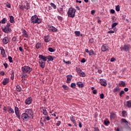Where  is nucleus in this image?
Listing matches in <instances>:
<instances>
[{
  "label": "nucleus",
  "mask_w": 131,
  "mask_h": 131,
  "mask_svg": "<svg viewBox=\"0 0 131 131\" xmlns=\"http://www.w3.org/2000/svg\"><path fill=\"white\" fill-rule=\"evenodd\" d=\"M41 21V19L38 18L36 15L32 16L31 18V23L32 24H40Z\"/></svg>",
  "instance_id": "f257e3e1"
},
{
  "label": "nucleus",
  "mask_w": 131,
  "mask_h": 131,
  "mask_svg": "<svg viewBox=\"0 0 131 131\" xmlns=\"http://www.w3.org/2000/svg\"><path fill=\"white\" fill-rule=\"evenodd\" d=\"M76 12V9L71 7L69 9L68 11V16L70 18H74L75 17V12Z\"/></svg>",
  "instance_id": "f03ea898"
},
{
  "label": "nucleus",
  "mask_w": 131,
  "mask_h": 131,
  "mask_svg": "<svg viewBox=\"0 0 131 131\" xmlns=\"http://www.w3.org/2000/svg\"><path fill=\"white\" fill-rule=\"evenodd\" d=\"M55 58H56V57L51 56V55H48L46 57L42 55H39V58L42 59V60H43V61H47V59H48V61H50V62H53V61H54V59H55Z\"/></svg>",
  "instance_id": "7ed1b4c3"
},
{
  "label": "nucleus",
  "mask_w": 131,
  "mask_h": 131,
  "mask_svg": "<svg viewBox=\"0 0 131 131\" xmlns=\"http://www.w3.org/2000/svg\"><path fill=\"white\" fill-rule=\"evenodd\" d=\"M32 70V68L28 66H25L21 67L23 73H30Z\"/></svg>",
  "instance_id": "20e7f679"
},
{
  "label": "nucleus",
  "mask_w": 131,
  "mask_h": 131,
  "mask_svg": "<svg viewBox=\"0 0 131 131\" xmlns=\"http://www.w3.org/2000/svg\"><path fill=\"white\" fill-rule=\"evenodd\" d=\"M25 113L26 114L31 118H33V111L32 109H27L25 111Z\"/></svg>",
  "instance_id": "39448f33"
},
{
  "label": "nucleus",
  "mask_w": 131,
  "mask_h": 131,
  "mask_svg": "<svg viewBox=\"0 0 131 131\" xmlns=\"http://www.w3.org/2000/svg\"><path fill=\"white\" fill-rule=\"evenodd\" d=\"M130 45H125L122 48H121V50L124 51V52H126L129 53V50H130Z\"/></svg>",
  "instance_id": "423d86ee"
},
{
  "label": "nucleus",
  "mask_w": 131,
  "mask_h": 131,
  "mask_svg": "<svg viewBox=\"0 0 131 131\" xmlns=\"http://www.w3.org/2000/svg\"><path fill=\"white\" fill-rule=\"evenodd\" d=\"M21 119H23V121H28L31 117H29L25 113H23L21 115Z\"/></svg>",
  "instance_id": "0eeeda50"
},
{
  "label": "nucleus",
  "mask_w": 131,
  "mask_h": 131,
  "mask_svg": "<svg viewBox=\"0 0 131 131\" xmlns=\"http://www.w3.org/2000/svg\"><path fill=\"white\" fill-rule=\"evenodd\" d=\"M14 112L18 119H21V118L20 117V110H19V108L17 106H14Z\"/></svg>",
  "instance_id": "6e6552de"
},
{
  "label": "nucleus",
  "mask_w": 131,
  "mask_h": 131,
  "mask_svg": "<svg viewBox=\"0 0 131 131\" xmlns=\"http://www.w3.org/2000/svg\"><path fill=\"white\" fill-rule=\"evenodd\" d=\"M76 72L79 74V75H80L82 77H85V73L83 72L82 70L80 69V68H76Z\"/></svg>",
  "instance_id": "1a4fd4ad"
},
{
  "label": "nucleus",
  "mask_w": 131,
  "mask_h": 131,
  "mask_svg": "<svg viewBox=\"0 0 131 131\" xmlns=\"http://www.w3.org/2000/svg\"><path fill=\"white\" fill-rule=\"evenodd\" d=\"M10 26L11 25L7 24L4 29H2L3 32H5V33H10V32H11Z\"/></svg>",
  "instance_id": "9d476101"
},
{
  "label": "nucleus",
  "mask_w": 131,
  "mask_h": 131,
  "mask_svg": "<svg viewBox=\"0 0 131 131\" xmlns=\"http://www.w3.org/2000/svg\"><path fill=\"white\" fill-rule=\"evenodd\" d=\"M46 61L42 60V59L40 58L39 59V66L40 67L42 68H45V66H46Z\"/></svg>",
  "instance_id": "9b49d317"
},
{
  "label": "nucleus",
  "mask_w": 131,
  "mask_h": 131,
  "mask_svg": "<svg viewBox=\"0 0 131 131\" xmlns=\"http://www.w3.org/2000/svg\"><path fill=\"white\" fill-rule=\"evenodd\" d=\"M26 105H30L32 103V98L31 97H28L25 101Z\"/></svg>",
  "instance_id": "f8f14e48"
},
{
  "label": "nucleus",
  "mask_w": 131,
  "mask_h": 131,
  "mask_svg": "<svg viewBox=\"0 0 131 131\" xmlns=\"http://www.w3.org/2000/svg\"><path fill=\"white\" fill-rule=\"evenodd\" d=\"M10 41V38L8 36L4 37L3 39V45H7V43H9Z\"/></svg>",
  "instance_id": "ddd939ff"
},
{
  "label": "nucleus",
  "mask_w": 131,
  "mask_h": 131,
  "mask_svg": "<svg viewBox=\"0 0 131 131\" xmlns=\"http://www.w3.org/2000/svg\"><path fill=\"white\" fill-rule=\"evenodd\" d=\"M109 49V47L108 45L104 44L101 47V51L102 52H107V50Z\"/></svg>",
  "instance_id": "4468645a"
},
{
  "label": "nucleus",
  "mask_w": 131,
  "mask_h": 131,
  "mask_svg": "<svg viewBox=\"0 0 131 131\" xmlns=\"http://www.w3.org/2000/svg\"><path fill=\"white\" fill-rule=\"evenodd\" d=\"M100 83L103 86H106L107 85V81H106V79H100Z\"/></svg>",
  "instance_id": "2eb2a0df"
},
{
  "label": "nucleus",
  "mask_w": 131,
  "mask_h": 131,
  "mask_svg": "<svg viewBox=\"0 0 131 131\" xmlns=\"http://www.w3.org/2000/svg\"><path fill=\"white\" fill-rule=\"evenodd\" d=\"M24 8L26 10H30L31 8L30 4L27 1H26V2L24 4Z\"/></svg>",
  "instance_id": "dca6fc26"
},
{
  "label": "nucleus",
  "mask_w": 131,
  "mask_h": 131,
  "mask_svg": "<svg viewBox=\"0 0 131 131\" xmlns=\"http://www.w3.org/2000/svg\"><path fill=\"white\" fill-rule=\"evenodd\" d=\"M49 30L50 31H52L53 32H55L57 31L58 29H57V28L53 26H49Z\"/></svg>",
  "instance_id": "f3484780"
},
{
  "label": "nucleus",
  "mask_w": 131,
  "mask_h": 131,
  "mask_svg": "<svg viewBox=\"0 0 131 131\" xmlns=\"http://www.w3.org/2000/svg\"><path fill=\"white\" fill-rule=\"evenodd\" d=\"M73 76L72 75H68L67 76V83H70V81H71V79H72Z\"/></svg>",
  "instance_id": "a211bd4d"
},
{
  "label": "nucleus",
  "mask_w": 131,
  "mask_h": 131,
  "mask_svg": "<svg viewBox=\"0 0 131 131\" xmlns=\"http://www.w3.org/2000/svg\"><path fill=\"white\" fill-rule=\"evenodd\" d=\"M9 81H10V79L9 78H4L3 81V85H7V83H9Z\"/></svg>",
  "instance_id": "6ab92c4d"
},
{
  "label": "nucleus",
  "mask_w": 131,
  "mask_h": 131,
  "mask_svg": "<svg viewBox=\"0 0 131 131\" xmlns=\"http://www.w3.org/2000/svg\"><path fill=\"white\" fill-rule=\"evenodd\" d=\"M42 47V44L41 43L38 42L36 43L35 45V48L37 49V50H38L39 49H41Z\"/></svg>",
  "instance_id": "aec40b11"
},
{
  "label": "nucleus",
  "mask_w": 131,
  "mask_h": 131,
  "mask_svg": "<svg viewBox=\"0 0 131 131\" xmlns=\"http://www.w3.org/2000/svg\"><path fill=\"white\" fill-rule=\"evenodd\" d=\"M8 109V112L9 113V114H14V113H15V111H14V109H13L10 106H9Z\"/></svg>",
  "instance_id": "412c9836"
},
{
  "label": "nucleus",
  "mask_w": 131,
  "mask_h": 131,
  "mask_svg": "<svg viewBox=\"0 0 131 131\" xmlns=\"http://www.w3.org/2000/svg\"><path fill=\"white\" fill-rule=\"evenodd\" d=\"M44 40H45V42H50V41H51V39L50 38V36H49V35L45 36L44 37Z\"/></svg>",
  "instance_id": "4be33fe9"
},
{
  "label": "nucleus",
  "mask_w": 131,
  "mask_h": 131,
  "mask_svg": "<svg viewBox=\"0 0 131 131\" xmlns=\"http://www.w3.org/2000/svg\"><path fill=\"white\" fill-rule=\"evenodd\" d=\"M23 36H24V37H26V38H28V34L27 33V32L25 30H23Z\"/></svg>",
  "instance_id": "5701e85b"
},
{
  "label": "nucleus",
  "mask_w": 131,
  "mask_h": 131,
  "mask_svg": "<svg viewBox=\"0 0 131 131\" xmlns=\"http://www.w3.org/2000/svg\"><path fill=\"white\" fill-rule=\"evenodd\" d=\"M41 108L42 109L43 115H45V116H48V111L46 109V107H42Z\"/></svg>",
  "instance_id": "b1692460"
},
{
  "label": "nucleus",
  "mask_w": 131,
  "mask_h": 131,
  "mask_svg": "<svg viewBox=\"0 0 131 131\" xmlns=\"http://www.w3.org/2000/svg\"><path fill=\"white\" fill-rule=\"evenodd\" d=\"M77 85H78V88H83V83L82 82H77Z\"/></svg>",
  "instance_id": "393cba45"
},
{
  "label": "nucleus",
  "mask_w": 131,
  "mask_h": 131,
  "mask_svg": "<svg viewBox=\"0 0 131 131\" xmlns=\"http://www.w3.org/2000/svg\"><path fill=\"white\" fill-rule=\"evenodd\" d=\"M9 18L10 23H14V22H15V20H14V16L10 15L9 16Z\"/></svg>",
  "instance_id": "a878e982"
},
{
  "label": "nucleus",
  "mask_w": 131,
  "mask_h": 131,
  "mask_svg": "<svg viewBox=\"0 0 131 131\" xmlns=\"http://www.w3.org/2000/svg\"><path fill=\"white\" fill-rule=\"evenodd\" d=\"M16 89L17 92H21V91L22 90L21 86H20V85H19L16 86Z\"/></svg>",
  "instance_id": "bb28decb"
},
{
  "label": "nucleus",
  "mask_w": 131,
  "mask_h": 131,
  "mask_svg": "<svg viewBox=\"0 0 131 131\" xmlns=\"http://www.w3.org/2000/svg\"><path fill=\"white\" fill-rule=\"evenodd\" d=\"M7 22V18H4L2 20L0 21L1 24H6Z\"/></svg>",
  "instance_id": "cd10ccee"
},
{
  "label": "nucleus",
  "mask_w": 131,
  "mask_h": 131,
  "mask_svg": "<svg viewBox=\"0 0 131 131\" xmlns=\"http://www.w3.org/2000/svg\"><path fill=\"white\" fill-rule=\"evenodd\" d=\"M11 79H12V80H14V74H15L14 71H11Z\"/></svg>",
  "instance_id": "c85d7f7f"
},
{
  "label": "nucleus",
  "mask_w": 131,
  "mask_h": 131,
  "mask_svg": "<svg viewBox=\"0 0 131 131\" xmlns=\"http://www.w3.org/2000/svg\"><path fill=\"white\" fill-rule=\"evenodd\" d=\"M74 34L76 37L80 36V32L79 31H75Z\"/></svg>",
  "instance_id": "c756f323"
},
{
  "label": "nucleus",
  "mask_w": 131,
  "mask_h": 131,
  "mask_svg": "<svg viewBox=\"0 0 131 131\" xmlns=\"http://www.w3.org/2000/svg\"><path fill=\"white\" fill-rule=\"evenodd\" d=\"M89 56H92V55H96L95 54V52H94V50H91L90 51H89Z\"/></svg>",
  "instance_id": "7c9ffc66"
},
{
  "label": "nucleus",
  "mask_w": 131,
  "mask_h": 131,
  "mask_svg": "<svg viewBox=\"0 0 131 131\" xmlns=\"http://www.w3.org/2000/svg\"><path fill=\"white\" fill-rule=\"evenodd\" d=\"M119 85H122L123 88H124V86H125V82H124V81H121L119 83Z\"/></svg>",
  "instance_id": "2f4dec72"
},
{
  "label": "nucleus",
  "mask_w": 131,
  "mask_h": 131,
  "mask_svg": "<svg viewBox=\"0 0 131 131\" xmlns=\"http://www.w3.org/2000/svg\"><path fill=\"white\" fill-rule=\"evenodd\" d=\"M127 103V107H128V108H131V101H128L126 102Z\"/></svg>",
  "instance_id": "473e14b6"
},
{
  "label": "nucleus",
  "mask_w": 131,
  "mask_h": 131,
  "mask_svg": "<svg viewBox=\"0 0 131 131\" xmlns=\"http://www.w3.org/2000/svg\"><path fill=\"white\" fill-rule=\"evenodd\" d=\"M115 116H116V114H115L114 113H112L110 114V118H115Z\"/></svg>",
  "instance_id": "72a5a7b5"
},
{
  "label": "nucleus",
  "mask_w": 131,
  "mask_h": 131,
  "mask_svg": "<svg viewBox=\"0 0 131 131\" xmlns=\"http://www.w3.org/2000/svg\"><path fill=\"white\" fill-rule=\"evenodd\" d=\"M50 5L51 6V7H52V8H53L54 10H56V9H57V6H56L55 4L51 3L50 4Z\"/></svg>",
  "instance_id": "f704fd0d"
},
{
  "label": "nucleus",
  "mask_w": 131,
  "mask_h": 131,
  "mask_svg": "<svg viewBox=\"0 0 131 131\" xmlns=\"http://www.w3.org/2000/svg\"><path fill=\"white\" fill-rule=\"evenodd\" d=\"M27 73H23V76L21 77V78H23V77L27 78V77H28V75H27Z\"/></svg>",
  "instance_id": "c9c22d12"
},
{
  "label": "nucleus",
  "mask_w": 131,
  "mask_h": 131,
  "mask_svg": "<svg viewBox=\"0 0 131 131\" xmlns=\"http://www.w3.org/2000/svg\"><path fill=\"white\" fill-rule=\"evenodd\" d=\"M119 91H120V90L119 89V88L116 87L114 89L113 92L114 93H117V92H119Z\"/></svg>",
  "instance_id": "e433bc0d"
},
{
  "label": "nucleus",
  "mask_w": 131,
  "mask_h": 131,
  "mask_svg": "<svg viewBox=\"0 0 131 131\" xmlns=\"http://www.w3.org/2000/svg\"><path fill=\"white\" fill-rule=\"evenodd\" d=\"M71 88H72V89H75V88H76V84H75V83H72L71 84Z\"/></svg>",
  "instance_id": "4c0bfd02"
},
{
  "label": "nucleus",
  "mask_w": 131,
  "mask_h": 131,
  "mask_svg": "<svg viewBox=\"0 0 131 131\" xmlns=\"http://www.w3.org/2000/svg\"><path fill=\"white\" fill-rule=\"evenodd\" d=\"M70 120L71 121H72V122L75 121V118H74V116H73V115H72L70 117Z\"/></svg>",
  "instance_id": "58836bf2"
},
{
  "label": "nucleus",
  "mask_w": 131,
  "mask_h": 131,
  "mask_svg": "<svg viewBox=\"0 0 131 131\" xmlns=\"http://www.w3.org/2000/svg\"><path fill=\"white\" fill-rule=\"evenodd\" d=\"M121 121H122V122H123L124 123H125L126 124H127V123H128V122H127L126 119H125L124 118L121 119Z\"/></svg>",
  "instance_id": "ea45409f"
},
{
  "label": "nucleus",
  "mask_w": 131,
  "mask_h": 131,
  "mask_svg": "<svg viewBox=\"0 0 131 131\" xmlns=\"http://www.w3.org/2000/svg\"><path fill=\"white\" fill-rule=\"evenodd\" d=\"M44 118H45V120H44L45 121L48 120V121H49V120H51V118H50L49 116H45L44 117Z\"/></svg>",
  "instance_id": "a19ab883"
},
{
  "label": "nucleus",
  "mask_w": 131,
  "mask_h": 131,
  "mask_svg": "<svg viewBox=\"0 0 131 131\" xmlns=\"http://www.w3.org/2000/svg\"><path fill=\"white\" fill-rule=\"evenodd\" d=\"M58 12L59 13V14H60L61 15H62V12H63V8H59L58 10H57Z\"/></svg>",
  "instance_id": "79ce46f5"
},
{
  "label": "nucleus",
  "mask_w": 131,
  "mask_h": 131,
  "mask_svg": "<svg viewBox=\"0 0 131 131\" xmlns=\"http://www.w3.org/2000/svg\"><path fill=\"white\" fill-rule=\"evenodd\" d=\"M48 51L50 52V53H54L55 52V49H53L52 48H49Z\"/></svg>",
  "instance_id": "37998d69"
},
{
  "label": "nucleus",
  "mask_w": 131,
  "mask_h": 131,
  "mask_svg": "<svg viewBox=\"0 0 131 131\" xmlns=\"http://www.w3.org/2000/svg\"><path fill=\"white\" fill-rule=\"evenodd\" d=\"M117 25H118V23H113L112 25V28L113 29V28H114V27H116V26H117Z\"/></svg>",
  "instance_id": "c03bdc74"
},
{
  "label": "nucleus",
  "mask_w": 131,
  "mask_h": 131,
  "mask_svg": "<svg viewBox=\"0 0 131 131\" xmlns=\"http://www.w3.org/2000/svg\"><path fill=\"white\" fill-rule=\"evenodd\" d=\"M17 37H18L17 36H13L12 38V41H17V39H18V38Z\"/></svg>",
  "instance_id": "a18cd8bd"
},
{
  "label": "nucleus",
  "mask_w": 131,
  "mask_h": 131,
  "mask_svg": "<svg viewBox=\"0 0 131 131\" xmlns=\"http://www.w3.org/2000/svg\"><path fill=\"white\" fill-rule=\"evenodd\" d=\"M8 59L10 63H13V58L11 56H8Z\"/></svg>",
  "instance_id": "49530a36"
},
{
  "label": "nucleus",
  "mask_w": 131,
  "mask_h": 131,
  "mask_svg": "<svg viewBox=\"0 0 131 131\" xmlns=\"http://www.w3.org/2000/svg\"><path fill=\"white\" fill-rule=\"evenodd\" d=\"M116 11L117 12H119L120 11V7H119V5L116 6Z\"/></svg>",
  "instance_id": "de8ad7c7"
},
{
  "label": "nucleus",
  "mask_w": 131,
  "mask_h": 131,
  "mask_svg": "<svg viewBox=\"0 0 131 131\" xmlns=\"http://www.w3.org/2000/svg\"><path fill=\"white\" fill-rule=\"evenodd\" d=\"M62 88L64 91H68V86L66 85H62Z\"/></svg>",
  "instance_id": "09e8293b"
},
{
  "label": "nucleus",
  "mask_w": 131,
  "mask_h": 131,
  "mask_svg": "<svg viewBox=\"0 0 131 131\" xmlns=\"http://www.w3.org/2000/svg\"><path fill=\"white\" fill-rule=\"evenodd\" d=\"M63 61L66 64H68V65H70L71 64V62L70 61H66L64 60V59H63Z\"/></svg>",
  "instance_id": "8fccbe9b"
},
{
  "label": "nucleus",
  "mask_w": 131,
  "mask_h": 131,
  "mask_svg": "<svg viewBox=\"0 0 131 131\" xmlns=\"http://www.w3.org/2000/svg\"><path fill=\"white\" fill-rule=\"evenodd\" d=\"M24 47L25 48V50H26L27 51L28 50V49H29V47H28V46H27V45L26 43H25L24 45Z\"/></svg>",
  "instance_id": "3c124183"
},
{
  "label": "nucleus",
  "mask_w": 131,
  "mask_h": 131,
  "mask_svg": "<svg viewBox=\"0 0 131 131\" xmlns=\"http://www.w3.org/2000/svg\"><path fill=\"white\" fill-rule=\"evenodd\" d=\"M104 123L105 125H108L110 123V121H104Z\"/></svg>",
  "instance_id": "603ef678"
},
{
  "label": "nucleus",
  "mask_w": 131,
  "mask_h": 131,
  "mask_svg": "<svg viewBox=\"0 0 131 131\" xmlns=\"http://www.w3.org/2000/svg\"><path fill=\"white\" fill-rule=\"evenodd\" d=\"M19 50L20 52H21V53H24V50H23V48H22V47H19Z\"/></svg>",
  "instance_id": "864d4df0"
},
{
  "label": "nucleus",
  "mask_w": 131,
  "mask_h": 131,
  "mask_svg": "<svg viewBox=\"0 0 131 131\" xmlns=\"http://www.w3.org/2000/svg\"><path fill=\"white\" fill-rule=\"evenodd\" d=\"M57 19H58L59 21H62V20H63V17H62L61 16H57Z\"/></svg>",
  "instance_id": "5fc2aeb1"
},
{
  "label": "nucleus",
  "mask_w": 131,
  "mask_h": 131,
  "mask_svg": "<svg viewBox=\"0 0 131 131\" xmlns=\"http://www.w3.org/2000/svg\"><path fill=\"white\" fill-rule=\"evenodd\" d=\"M123 94H124V91H121L119 93L120 97H122V95H123Z\"/></svg>",
  "instance_id": "6e6d98bb"
},
{
  "label": "nucleus",
  "mask_w": 131,
  "mask_h": 131,
  "mask_svg": "<svg viewBox=\"0 0 131 131\" xmlns=\"http://www.w3.org/2000/svg\"><path fill=\"white\" fill-rule=\"evenodd\" d=\"M61 124V121H58L56 123V126H60Z\"/></svg>",
  "instance_id": "4d7b16f0"
},
{
  "label": "nucleus",
  "mask_w": 131,
  "mask_h": 131,
  "mask_svg": "<svg viewBox=\"0 0 131 131\" xmlns=\"http://www.w3.org/2000/svg\"><path fill=\"white\" fill-rule=\"evenodd\" d=\"M126 113V112L125 111H123L122 112V116H123V117H124L125 116Z\"/></svg>",
  "instance_id": "13d9d810"
},
{
  "label": "nucleus",
  "mask_w": 131,
  "mask_h": 131,
  "mask_svg": "<svg viewBox=\"0 0 131 131\" xmlns=\"http://www.w3.org/2000/svg\"><path fill=\"white\" fill-rule=\"evenodd\" d=\"M6 7L8 8V9H10V8H11V4H10L8 3H7L6 4Z\"/></svg>",
  "instance_id": "bf43d9fd"
},
{
  "label": "nucleus",
  "mask_w": 131,
  "mask_h": 131,
  "mask_svg": "<svg viewBox=\"0 0 131 131\" xmlns=\"http://www.w3.org/2000/svg\"><path fill=\"white\" fill-rule=\"evenodd\" d=\"M1 55H6V52L5 51V49L1 51Z\"/></svg>",
  "instance_id": "052dcab7"
},
{
  "label": "nucleus",
  "mask_w": 131,
  "mask_h": 131,
  "mask_svg": "<svg viewBox=\"0 0 131 131\" xmlns=\"http://www.w3.org/2000/svg\"><path fill=\"white\" fill-rule=\"evenodd\" d=\"M79 127L81 128L82 127V123H81V122L79 121Z\"/></svg>",
  "instance_id": "680f3d73"
},
{
  "label": "nucleus",
  "mask_w": 131,
  "mask_h": 131,
  "mask_svg": "<svg viewBox=\"0 0 131 131\" xmlns=\"http://www.w3.org/2000/svg\"><path fill=\"white\" fill-rule=\"evenodd\" d=\"M100 99H104V94L101 93V94L100 95Z\"/></svg>",
  "instance_id": "e2e57ef3"
},
{
  "label": "nucleus",
  "mask_w": 131,
  "mask_h": 131,
  "mask_svg": "<svg viewBox=\"0 0 131 131\" xmlns=\"http://www.w3.org/2000/svg\"><path fill=\"white\" fill-rule=\"evenodd\" d=\"M4 66L5 67V69H7L8 68V63H3Z\"/></svg>",
  "instance_id": "0e129e2a"
},
{
  "label": "nucleus",
  "mask_w": 131,
  "mask_h": 131,
  "mask_svg": "<svg viewBox=\"0 0 131 131\" xmlns=\"http://www.w3.org/2000/svg\"><path fill=\"white\" fill-rule=\"evenodd\" d=\"M94 131H100V129H99V128L95 127H94Z\"/></svg>",
  "instance_id": "69168bd1"
},
{
  "label": "nucleus",
  "mask_w": 131,
  "mask_h": 131,
  "mask_svg": "<svg viewBox=\"0 0 131 131\" xmlns=\"http://www.w3.org/2000/svg\"><path fill=\"white\" fill-rule=\"evenodd\" d=\"M89 41H90V42H91V43H93V42H94V39L91 38L90 39Z\"/></svg>",
  "instance_id": "338daca9"
},
{
  "label": "nucleus",
  "mask_w": 131,
  "mask_h": 131,
  "mask_svg": "<svg viewBox=\"0 0 131 131\" xmlns=\"http://www.w3.org/2000/svg\"><path fill=\"white\" fill-rule=\"evenodd\" d=\"M93 94H94V95H96V94H97V90H93Z\"/></svg>",
  "instance_id": "774afa93"
}]
</instances>
